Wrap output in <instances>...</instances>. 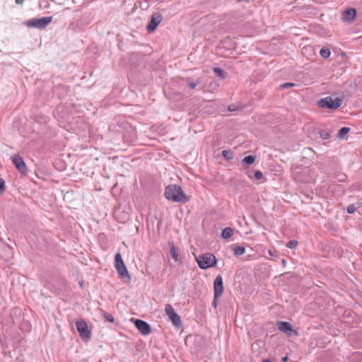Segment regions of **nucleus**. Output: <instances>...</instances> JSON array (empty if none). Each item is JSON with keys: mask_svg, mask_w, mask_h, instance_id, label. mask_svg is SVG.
Returning a JSON list of instances; mask_svg holds the SVG:
<instances>
[{"mask_svg": "<svg viewBox=\"0 0 362 362\" xmlns=\"http://www.w3.org/2000/svg\"><path fill=\"white\" fill-rule=\"evenodd\" d=\"M320 54L322 57L327 59L330 56V50L328 48H322L320 51Z\"/></svg>", "mask_w": 362, "mask_h": 362, "instance_id": "4be33fe9", "label": "nucleus"}, {"mask_svg": "<svg viewBox=\"0 0 362 362\" xmlns=\"http://www.w3.org/2000/svg\"><path fill=\"white\" fill-rule=\"evenodd\" d=\"M117 125L119 127L126 128V127L129 126V124L127 122H122L121 123L118 122Z\"/></svg>", "mask_w": 362, "mask_h": 362, "instance_id": "7c9ffc66", "label": "nucleus"}, {"mask_svg": "<svg viewBox=\"0 0 362 362\" xmlns=\"http://www.w3.org/2000/svg\"><path fill=\"white\" fill-rule=\"evenodd\" d=\"M103 317L107 320L108 322H114V317L111 314L103 313Z\"/></svg>", "mask_w": 362, "mask_h": 362, "instance_id": "bb28decb", "label": "nucleus"}, {"mask_svg": "<svg viewBox=\"0 0 362 362\" xmlns=\"http://www.w3.org/2000/svg\"><path fill=\"white\" fill-rule=\"evenodd\" d=\"M52 16L33 18L24 21L23 24L29 28L43 30L52 21Z\"/></svg>", "mask_w": 362, "mask_h": 362, "instance_id": "f03ea898", "label": "nucleus"}, {"mask_svg": "<svg viewBox=\"0 0 362 362\" xmlns=\"http://www.w3.org/2000/svg\"><path fill=\"white\" fill-rule=\"evenodd\" d=\"M6 190L5 181L0 178V194H3Z\"/></svg>", "mask_w": 362, "mask_h": 362, "instance_id": "a878e982", "label": "nucleus"}, {"mask_svg": "<svg viewBox=\"0 0 362 362\" xmlns=\"http://www.w3.org/2000/svg\"><path fill=\"white\" fill-rule=\"evenodd\" d=\"M224 287L223 279L221 275H218L214 281V291L216 297H220L223 293Z\"/></svg>", "mask_w": 362, "mask_h": 362, "instance_id": "9b49d317", "label": "nucleus"}, {"mask_svg": "<svg viewBox=\"0 0 362 362\" xmlns=\"http://www.w3.org/2000/svg\"><path fill=\"white\" fill-rule=\"evenodd\" d=\"M255 161V156L252 155H249L241 160V163L243 165L249 166L253 164Z\"/></svg>", "mask_w": 362, "mask_h": 362, "instance_id": "dca6fc26", "label": "nucleus"}, {"mask_svg": "<svg viewBox=\"0 0 362 362\" xmlns=\"http://www.w3.org/2000/svg\"><path fill=\"white\" fill-rule=\"evenodd\" d=\"M222 156L227 160H231L233 158V153L230 150L222 151Z\"/></svg>", "mask_w": 362, "mask_h": 362, "instance_id": "412c9836", "label": "nucleus"}, {"mask_svg": "<svg viewBox=\"0 0 362 362\" xmlns=\"http://www.w3.org/2000/svg\"><path fill=\"white\" fill-rule=\"evenodd\" d=\"M296 86V84L293 83H284L280 86V88H281V89L289 88L294 87Z\"/></svg>", "mask_w": 362, "mask_h": 362, "instance_id": "393cba45", "label": "nucleus"}, {"mask_svg": "<svg viewBox=\"0 0 362 362\" xmlns=\"http://www.w3.org/2000/svg\"><path fill=\"white\" fill-rule=\"evenodd\" d=\"M188 86L194 89L196 86H197V83L190 82L187 83Z\"/></svg>", "mask_w": 362, "mask_h": 362, "instance_id": "2f4dec72", "label": "nucleus"}, {"mask_svg": "<svg viewBox=\"0 0 362 362\" xmlns=\"http://www.w3.org/2000/svg\"><path fill=\"white\" fill-rule=\"evenodd\" d=\"M163 19V16L161 14L158 13H154L152 14L151 17V20L148 24L146 26V29L148 33L153 32L157 26L160 24Z\"/></svg>", "mask_w": 362, "mask_h": 362, "instance_id": "0eeeda50", "label": "nucleus"}, {"mask_svg": "<svg viewBox=\"0 0 362 362\" xmlns=\"http://www.w3.org/2000/svg\"><path fill=\"white\" fill-rule=\"evenodd\" d=\"M110 127H111V128H112V129H115V127L113 124H112V125L110 126Z\"/></svg>", "mask_w": 362, "mask_h": 362, "instance_id": "4c0bfd02", "label": "nucleus"}, {"mask_svg": "<svg viewBox=\"0 0 362 362\" xmlns=\"http://www.w3.org/2000/svg\"><path fill=\"white\" fill-rule=\"evenodd\" d=\"M218 298L219 297H216V295L214 294V299H213V302H212V305L214 308L216 307L217 305V303H218Z\"/></svg>", "mask_w": 362, "mask_h": 362, "instance_id": "c756f323", "label": "nucleus"}, {"mask_svg": "<svg viewBox=\"0 0 362 362\" xmlns=\"http://www.w3.org/2000/svg\"><path fill=\"white\" fill-rule=\"evenodd\" d=\"M264 177L262 173L260 170H255L254 178L256 180H260Z\"/></svg>", "mask_w": 362, "mask_h": 362, "instance_id": "b1692460", "label": "nucleus"}, {"mask_svg": "<svg viewBox=\"0 0 362 362\" xmlns=\"http://www.w3.org/2000/svg\"><path fill=\"white\" fill-rule=\"evenodd\" d=\"M228 110H229V111H233V110H235V109H231V105H230V106L228 107Z\"/></svg>", "mask_w": 362, "mask_h": 362, "instance_id": "e433bc0d", "label": "nucleus"}, {"mask_svg": "<svg viewBox=\"0 0 362 362\" xmlns=\"http://www.w3.org/2000/svg\"><path fill=\"white\" fill-rule=\"evenodd\" d=\"M356 211V206L354 204H349L347 207V212L350 214L354 213Z\"/></svg>", "mask_w": 362, "mask_h": 362, "instance_id": "cd10ccee", "label": "nucleus"}, {"mask_svg": "<svg viewBox=\"0 0 362 362\" xmlns=\"http://www.w3.org/2000/svg\"><path fill=\"white\" fill-rule=\"evenodd\" d=\"M165 197L173 202H187L189 199L184 193L182 187L177 185H168L165 189Z\"/></svg>", "mask_w": 362, "mask_h": 362, "instance_id": "f257e3e1", "label": "nucleus"}, {"mask_svg": "<svg viewBox=\"0 0 362 362\" xmlns=\"http://www.w3.org/2000/svg\"><path fill=\"white\" fill-rule=\"evenodd\" d=\"M337 177L339 182H343L346 180V175L345 174L340 173L337 176Z\"/></svg>", "mask_w": 362, "mask_h": 362, "instance_id": "c85d7f7f", "label": "nucleus"}, {"mask_svg": "<svg viewBox=\"0 0 362 362\" xmlns=\"http://www.w3.org/2000/svg\"><path fill=\"white\" fill-rule=\"evenodd\" d=\"M13 164L16 166L17 170L21 173H25L27 171V167L23 159L18 155H14L11 158Z\"/></svg>", "mask_w": 362, "mask_h": 362, "instance_id": "1a4fd4ad", "label": "nucleus"}, {"mask_svg": "<svg viewBox=\"0 0 362 362\" xmlns=\"http://www.w3.org/2000/svg\"><path fill=\"white\" fill-rule=\"evenodd\" d=\"M214 72L221 79H224L227 76V73L220 67H214Z\"/></svg>", "mask_w": 362, "mask_h": 362, "instance_id": "f3484780", "label": "nucleus"}, {"mask_svg": "<svg viewBox=\"0 0 362 362\" xmlns=\"http://www.w3.org/2000/svg\"><path fill=\"white\" fill-rule=\"evenodd\" d=\"M199 267L202 269H207L216 265L217 259L211 253H206L196 258Z\"/></svg>", "mask_w": 362, "mask_h": 362, "instance_id": "7ed1b4c3", "label": "nucleus"}, {"mask_svg": "<svg viewBox=\"0 0 362 362\" xmlns=\"http://www.w3.org/2000/svg\"><path fill=\"white\" fill-rule=\"evenodd\" d=\"M169 247H170V253L171 257L175 262H177L178 260V255H179V251H178L177 247H175V245H174L173 243H170Z\"/></svg>", "mask_w": 362, "mask_h": 362, "instance_id": "4468645a", "label": "nucleus"}, {"mask_svg": "<svg viewBox=\"0 0 362 362\" xmlns=\"http://www.w3.org/2000/svg\"><path fill=\"white\" fill-rule=\"evenodd\" d=\"M76 328L82 339L88 340L90 337V331L88 329L87 323L83 321L76 322Z\"/></svg>", "mask_w": 362, "mask_h": 362, "instance_id": "6e6552de", "label": "nucleus"}, {"mask_svg": "<svg viewBox=\"0 0 362 362\" xmlns=\"http://www.w3.org/2000/svg\"><path fill=\"white\" fill-rule=\"evenodd\" d=\"M278 329L286 334H290L293 329L291 324L285 321H279L277 322Z\"/></svg>", "mask_w": 362, "mask_h": 362, "instance_id": "ddd939ff", "label": "nucleus"}, {"mask_svg": "<svg viewBox=\"0 0 362 362\" xmlns=\"http://www.w3.org/2000/svg\"><path fill=\"white\" fill-rule=\"evenodd\" d=\"M351 129L349 127H341L337 134V137L339 139H342L345 136L346 134H347L350 132Z\"/></svg>", "mask_w": 362, "mask_h": 362, "instance_id": "6ab92c4d", "label": "nucleus"}, {"mask_svg": "<svg viewBox=\"0 0 362 362\" xmlns=\"http://www.w3.org/2000/svg\"><path fill=\"white\" fill-rule=\"evenodd\" d=\"M288 361V357L287 356H284L281 358V361L282 362H286Z\"/></svg>", "mask_w": 362, "mask_h": 362, "instance_id": "72a5a7b5", "label": "nucleus"}, {"mask_svg": "<svg viewBox=\"0 0 362 362\" xmlns=\"http://www.w3.org/2000/svg\"><path fill=\"white\" fill-rule=\"evenodd\" d=\"M356 10L354 8H350L343 11L341 20L343 22L350 23L356 18Z\"/></svg>", "mask_w": 362, "mask_h": 362, "instance_id": "f8f14e48", "label": "nucleus"}, {"mask_svg": "<svg viewBox=\"0 0 362 362\" xmlns=\"http://www.w3.org/2000/svg\"><path fill=\"white\" fill-rule=\"evenodd\" d=\"M320 136L322 139H328L331 136L330 132L327 129L321 130L320 132Z\"/></svg>", "mask_w": 362, "mask_h": 362, "instance_id": "aec40b11", "label": "nucleus"}, {"mask_svg": "<svg viewBox=\"0 0 362 362\" xmlns=\"http://www.w3.org/2000/svg\"><path fill=\"white\" fill-rule=\"evenodd\" d=\"M25 0H16L15 2L17 4H23L24 3Z\"/></svg>", "mask_w": 362, "mask_h": 362, "instance_id": "473e14b6", "label": "nucleus"}, {"mask_svg": "<svg viewBox=\"0 0 362 362\" xmlns=\"http://www.w3.org/2000/svg\"><path fill=\"white\" fill-rule=\"evenodd\" d=\"M233 252H234L235 255L240 256V255H243L245 253V248L243 246L238 245V246H235L233 248Z\"/></svg>", "mask_w": 362, "mask_h": 362, "instance_id": "a211bd4d", "label": "nucleus"}, {"mask_svg": "<svg viewBox=\"0 0 362 362\" xmlns=\"http://www.w3.org/2000/svg\"><path fill=\"white\" fill-rule=\"evenodd\" d=\"M165 311L175 327L179 328L182 326L181 317L175 312L174 308L170 304L165 305Z\"/></svg>", "mask_w": 362, "mask_h": 362, "instance_id": "423d86ee", "label": "nucleus"}, {"mask_svg": "<svg viewBox=\"0 0 362 362\" xmlns=\"http://www.w3.org/2000/svg\"><path fill=\"white\" fill-rule=\"evenodd\" d=\"M115 266L121 279H127V281H130L131 276L129 274L127 268L124 263L120 253H117L115 257Z\"/></svg>", "mask_w": 362, "mask_h": 362, "instance_id": "39448f33", "label": "nucleus"}, {"mask_svg": "<svg viewBox=\"0 0 362 362\" xmlns=\"http://www.w3.org/2000/svg\"><path fill=\"white\" fill-rule=\"evenodd\" d=\"M79 285H80V286H81V288H83V287L84 286V283H83V281H79Z\"/></svg>", "mask_w": 362, "mask_h": 362, "instance_id": "f704fd0d", "label": "nucleus"}, {"mask_svg": "<svg viewBox=\"0 0 362 362\" xmlns=\"http://www.w3.org/2000/svg\"><path fill=\"white\" fill-rule=\"evenodd\" d=\"M298 244V241L296 240H289L286 246L288 247V248H290V249H293L296 247Z\"/></svg>", "mask_w": 362, "mask_h": 362, "instance_id": "5701e85b", "label": "nucleus"}, {"mask_svg": "<svg viewBox=\"0 0 362 362\" xmlns=\"http://www.w3.org/2000/svg\"><path fill=\"white\" fill-rule=\"evenodd\" d=\"M234 233V230L230 227H226L223 229L221 233V238L223 239H228L232 237Z\"/></svg>", "mask_w": 362, "mask_h": 362, "instance_id": "2eb2a0df", "label": "nucleus"}, {"mask_svg": "<svg viewBox=\"0 0 362 362\" xmlns=\"http://www.w3.org/2000/svg\"><path fill=\"white\" fill-rule=\"evenodd\" d=\"M342 102V98H336L333 99L331 96H327L326 98L320 99L317 102V105L321 108L336 110L341 105Z\"/></svg>", "mask_w": 362, "mask_h": 362, "instance_id": "20e7f679", "label": "nucleus"}, {"mask_svg": "<svg viewBox=\"0 0 362 362\" xmlns=\"http://www.w3.org/2000/svg\"><path fill=\"white\" fill-rule=\"evenodd\" d=\"M262 362H273V361H271V360H270V359H269V358H266V359L262 360Z\"/></svg>", "mask_w": 362, "mask_h": 362, "instance_id": "c9c22d12", "label": "nucleus"}, {"mask_svg": "<svg viewBox=\"0 0 362 362\" xmlns=\"http://www.w3.org/2000/svg\"><path fill=\"white\" fill-rule=\"evenodd\" d=\"M269 254H270L271 255H273V252H271V251H269Z\"/></svg>", "mask_w": 362, "mask_h": 362, "instance_id": "58836bf2", "label": "nucleus"}, {"mask_svg": "<svg viewBox=\"0 0 362 362\" xmlns=\"http://www.w3.org/2000/svg\"><path fill=\"white\" fill-rule=\"evenodd\" d=\"M134 325L138 330L144 335H148L151 333V326L145 321L136 319L134 321Z\"/></svg>", "mask_w": 362, "mask_h": 362, "instance_id": "9d476101", "label": "nucleus"}]
</instances>
